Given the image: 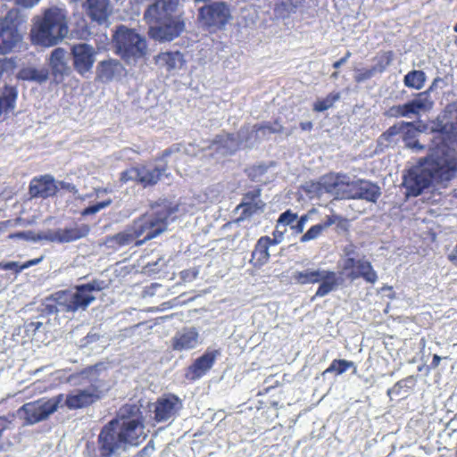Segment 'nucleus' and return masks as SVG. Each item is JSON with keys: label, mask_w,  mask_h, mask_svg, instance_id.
Wrapping results in <instances>:
<instances>
[{"label": "nucleus", "mask_w": 457, "mask_h": 457, "mask_svg": "<svg viewBox=\"0 0 457 457\" xmlns=\"http://www.w3.org/2000/svg\"><path fill=\"white\" fill-rule=\"evenodd\" d=\"M182 408L181 400L174 395H167L154 403V419L158 422L173 420Z\"/></svg>", "instance_id": "nucleus-18"}, {"label": "nucleus", "mask_w": 457, "mask_h": 457, "mask_svg": "<svg viewBox=\"0 0 457 457\" xmlns=\"http://www.w3.org/2000/svg\"><path fill=\"white\" fill-rule=\"evenodd\" d=\"M179 146L173 145L170 148L165 150L162 154V159L164 160L166 157H168L172 153L179 152Z\"/></svg>", "instance_id": "nucleus-62"}, {"label": "nucleus", "mask_w": 457, "mask_h": 457, "mask_svg": "<svg viewBox=\"0 0 457 457\" xmlns=\"http://www.w3.org/2000/svg\"><path fill=\"white\" fill-rule=\"evenodd\" d=\"M12 420L5 416L0 417V436L2 437L4 431L10 428Z\"/></svg>", "instance_id": "nucleus-53"}, {"label": "nucleus", "mask_w": 457, "mask_h": 457, "mask_svg": "<svg viewBox=\"0 0 457 457\" xmlns=\"http://www.w3.org/2000/svg\"><path fill=\"white\" fill-rule=\"evenodd\" d=\"M64 395L60 394L50 399H39L27 403L18 410V416L24 420L25 424H36L55 412L62 405Z\"/></svg>", "instance_id": "nucleus-12"}, {"label": "nucleus", "mask_w": 457, "mask_h": 457, "mask_svg": "<svg viewBox=\"0 0 457 457\" xmlns=\"http://www.w3.org/2000/svg\"><path fill=\"white\" fill-rule=\"evenodd\" d=\"M264 206V204L262 201H259L256 203H241L237 207V210L240 212V218L241 220L246 219L258 211L262 210Z\"/></svg>", "instance_id": "nucleus-35"}, {"label": "nucleus", "mask_w": 457, "mask_h": 457, "mask_svg": "<svg viewBox=\"0 0 457 457\" xmlns=\"http://www.w3.org/2000/svg\"><path fill=\"white\" fill-rule=\"evenodd\" d=\"M120 180L123 182H128L130 180H135L140 183V172L139 167L129 169L121 173Z\"/></svg>", "instance_id": "nucleus-44"}, {"label": "nucleus", "mask_w": 457, "mask_h": 457, "mask_svg": "<svg viewBox=\"0 0 457 457\" xmlns=\"http://www.w3.org/2000/svg\"><path fill=\"white\" fill-rule=\"evenodd\" d=\"M238 143L237 139L229 135L219 136L210 145V150L215 152L216 155L230 154L237 150Z\"/></svg>", "instance_id": "nucleus-28"}, {"label": "nucleus", "mask_w": 457, "mask_h": 457, "mask_svg": "<svg viewBox=\"0 0 457 457\" xmlns=\"http://www.w3.org/2000/svg\"><path fill=\"white\" fill-rule=\"evenodd\" d=\"M145 12L144 18L149 25L170 20L179 0H153Z\"/></svg>", "instance_id": "nucleus-17"}, {"label": "nucleus", "mask_w": 457, "mask_h": 457, "mask_svg": "<svg viewBox=\"0 0 457 457\" xmlns=\"http://www.w3.org/2000/svg\"><path fill=\"white\" fill-rule=\"evenodd\" d=\"M339 99V94H329L323 99H318L313 105L316 112H324L333 106L334 103Z\"/></svg>", "instance_id": "nucleus-38"}, {"label": "nucleus", "mask_w": 457, "mask_h": 457, "mask_svg": "<svg viewBox=\"0 0 457 457\" xmlns=\"http://www.w3.org/2000/svg\"><path fill=\"white\" fill-rule=\"evenodd\" d=\"M100 367L101 365L89 367L70 378L71 382L79 379V383L89 385L84 389H75L64 395V400L60 408L66 406L70 410H76L87 407L100 399L110 389V384L106 383L98 372Z\"/></svg>", "instance_id": "nucleus-7"}, {"label": "nucleus", "mask_w": 457, "mask_h": 457, "mask_svg": "<svg viewBox=\"0 0 457 457\" xmlns=\"http://www.w3.org/2000/svg\"><path fill=\"white\" fill-rule=\"evenodd\" d=\"M448 259L457 264V243L456 245L453 247V251L449 253Z\"/></svg>", "instance_id": "nucleus-63"}, {"label": "nucleus", "mask_w": 457, "mask_h": 457, "mask_svg": "<svg viewBox=\"0 0 457 457\" xmlns=\"http://www.w3.org/2000/svg\"><path fill=\"white\" fill-rule=\"evenodd\" d=\"M199 345V333L195 328H184L172 337V348L175 351H188Z\"/></svg>", "instance_id": "nucleus-21"}, {"label": "nucleus", "mask_w": 457, "mask_h": 457, "mask_svg": "<svg viewBox=\"0 0 457 457\" xmlns=\"http://www.w3.org/2000/svg\"><path fill=\"white\" fill-rule=\"evenodd\" d=\"M96 49L86 43L74 45L71 48L73 66L78 73L85 76L89 72L96 62Z\"/></svg>", "instance_id": "nucleus-16"}, {"label": "nucleus", "mask_w": 457, "mask_h": 457, "mask_svg": "<svg viewBox=\"0 0 457 457\" xmlns=\"http://www.w3.org/2000/svg\"><path fill=\"white\" fill-rule=\"evenodd\" d=\"M434 130L430 145L454 149L457 154V103L446 106L443 114L438 117Z\"/></svg>", "instance_id": "nucleus-10"}, {"label": "nucleus", "mask_w": 457, "mask_h": 457, "mask_svg": "<svg viewBox=\"0 0 457 457\" xmlns=\"http://www.w3.org/2000/svg\"><path fill=\"white\" fill-rule=\"evenodd\" d=\"M122 64L114 59L102 61L96 67L97 77L102 81H110L122 75Z\"/></svg>", "instance_id": "nucleus-25"}, {"label": "nucleus", "mask_w": 457, "mask_h": 457, "mask_svg": "<svg viewBox=\"0 0 457 457\" xmlns=\"http://www.w3.org/2000/svg\"><path fill=\"white\" fill-rule=\"evenodd\" d=\"M116 53L128 63L136 62L147 54L145 38L136 29L119 26L113 34Z\"/></svg>", "instance_id": "nucleus-8"}, {"label": "nucleus", "mask_w": 457, "mask_h": 457, "mask_svg": "<svg viewBox=\"0 0 457 457\" xmlns=\"http://www.w3.org/2000/svg\"><path fill=\"white\" fill-rule=\"evenodd\" d=\"M357 263L358 260L352 256V253L346 252V257H344L339 261L338 266L341 269V273L347 276V273L351 270H356Z\"/></svg>", "instance_id": "nucleus-39"}, {"label": "nucleus", "mask_w": 457, "mask_h": 457, "mask_svg": "<svg viewBox=\"0 0 457 457\" xmlns=\"http://www.w3.org/2000/svg\"><path fill=\"white\" fill-rule=\"evenodd\" d=\"M40 236H42V233L35 234L31 231H27V232H19V233L11 234L9 236V237L10 238H21V239L37 242L39 240H44V238L39 237Z\"/></svg>", "instance_id": "nucleus-45"}, {"label": "nucleus", "mask_w": 457, "mask_h": 457, "mask_svg": "<svg viewBox=\"0 0 457 457\" xmlns=\"http://www.w3.org/2000/svg\"><path fill=\"white\" fill-rule=\"evenodd\" d=\"M17 90L12 87H5L0 95V120H4L15 108Z\"/></svg>", "instance_id": "nucleus-29"}, {"label": "nucleus", "mask_w": 457, "mask_h": 457, "mask_svg": "<svg viewBox=\"0 0 457 457\" xmlns=\"http://www.w3.org/2000/svg\"><path fill=\"white\" fill-rule=\"evenodd\" d=\"M57 191L54 179L50 175L43 176L39 179H34L29 186V193L33 197H49Z\"/></svg>", "instance_id": "nucleus-23"}, {"label": "nucleus", "mask_w": 457, "mask_h": 457, "mask_svg": "<svg viewBox=\"0 0 457 457\" xmlns=\"http://www.w3.org/2000/svg\"><path fill=\"white\" fill-rule=\"evenodd\" d=\"M275 245L269 237H262L255 245L250 262L259 268L266 264L270 259L269 248Z\"/></svg>", "instance_id": "nucleus-26"}, {"label": "nucleus", "mask_w": 457, "mask_h": 457, "mask_svg": "<svg viewBox=\"0 0 457 457\" xmlns=\"http://www.w3.org/2000/svg\"><path fill=\"white\" fill-rule=\"evenodd\" d=\"M112 203V199L111 198H107V199H105L104 201H101V202L96 204H93V205H90V206L85 208L81 212V215L82 216H88V215L96 214L98 212H100L101 210L108 207Z\"/></svg>", "instance_id": "nucleus-41"}, {"label": "nucleus", "mask_w": 457, "mask_h": 457, "mask_svg": "<svg viewBox=\"0 0 457 457\" xmlns=\"http://www.w3.org/2000/svg\"><path fill=\"white\" fill-rule=\"evenodd\" d=\"M137 405H125L118 417L108 422L98 436V450L102 457H116L129 447L137 446L146 437Z\"/></svg>", "instance_id": "nucleus-2"}, {"label": "nucleus", "mask_w": 457, "mask_h": 457, "mask_svg": "<svg viewBox=\"0 0 457 457\" xmlns=\"http://www.w3.org/2000/svg\"><path fill=\"white\" fill-rule=\"evenodd\" d=\"M68 15L64 8L51 6L33 19L30 40L33 45L51 47L61 43L69 34Z\"/></svg>", "instance_id": "nucleus-5"}, {"label": "nucleus", "mask_w": 457, "mask_h": 457, "mask_svg": "<svg viewBox=\"0 0 457 457\" xmlns=\"http://www.w3.org/2000/svg\"><path fill=\"white\" fill-rule=\"evenodd\" d=\"M184 23L177 19H170L149 28V35L159 41H170L184 30Z\"/></svg>", "instance_id": "nucleus-19"}, {"label": "nucleus", "mask_w": 457, "mask_h": 457, "mask_svg": "<svg viewBox=\"0 0 457 457\" xmlns=\"http://www.w3.org/2000/svg\"><path fill=\"white\" fill-rule=\"evenodd\" d=\"M376 74L372 71V68H370V69L356 70L355 71V75H354V79H355L356 82L361 83V82H363V81H366V80L371 79Z\"/></svg>", "instance_id": "nucleus-47"}, {"label": "nucleus", "mask_w": 457, "mask_h": 457, "mask_svg": "<svg viewBox=\"0 0 457 457\" xmlns=\"http://www.w3.org/2000/svg\"><path fill=\"white\" fill-rule=\"evenodd\" d=\"M89 231L88 225L74 223L68 227L44 231L39 237L52 243L67 244L87 237Z\"/></svg>", "instance_id": "nucleus-14"}, {"label": "nucleus", "mask_w": 457, "mask_h": 457, "mask_svg": "<svg viewBox=\"0 0 457 457\" xmlns=\"http://www.w3.org/2000/svg\"><path fill=\"white\" fill-rule=\"evenodd\" d=\"M159 66L165 67L168 71L179 69L183 64V56L179 52L161 53L156 57Z\"/></svg>", "instance_id": "nucleus-32"}, {"label": "nucleus", "mask_w": 457, "mask_h": 457, "mask_svg": "<svg viewBox=\"0 0 457 457\" xmlns=\"http://www.w3.org/2000/svg\"><path fill=\"white\" fill-rule=\"evenodd\" d=\"M381 292H387V294L386 295V296H387L388 298L390 299H394L395 297V292L393 291V287H390V286H384L381 287L380 289Z\"/></svg>", "instance_id": "nucleus-61"}, {"label": "nucleus", "mask_w": 457, "mask_h": 457, "mask_svg": "<svg viewBox=\"0 0 457 457\" xmlns=\"http://www.w3.org/2000/svg\"><path fill=\"white\" fill-rule=\"evenodd\" d=\"M171 212L166 205H157L152 212L135 220L133 225L124 231L106 239L110 247L124 246L135 242L141 245L166 230Z\"/></svg>", "instance_id": "nucleus-4"}, {"label": "nucleus", "mask_w": 457, "mask_h": 457, "mask_svg": "<svg viewBox=\"0 0 457 457\" xmlns=\"http://www.w3.org/2000/svg\"><path fill=\"white\" fill-rule=\"evenodd\" d=\"M308 220V215H303L299 219L297 218L296 221L295 222V226L293 227V230L297 234L302 233Z\"/></svg>", "instance_id": "nucleus-49"}, {"label": "nucleus", "mask_w": 457, "mask_h": 457, "mask_svg": "<svg viewBox=\"0 0 457 457\" xmlns=\"http://www.w3.org/2000/svg\"><path fill=\"white\" fill-rule=\"evenodd\" d=\"M281 131H282V126L278 122H275L273 125H270V124L262 125L258 129H256V130H254L256 137H264L268 134L279 133Z\"/></svg>", "instance_id": "nucleus-40"}, {"label": "nucleus", "mask_w": 457, "mask_h": 457, "mask_svg": "<svg viewBox=\"0 0 457 457\" xmlns=\"http://www.w3.org/2000/svg\"><path fill=\"white\" fill-rule=\"evenodd\" d=\"M439 79H434L428 90L420 93L415 98L403 105H397L391 108L392 115L410 117L411 114L418 115L432 109L433 101L430 98L429 92L433 90Z\"/></svg>", "instance_id": "nucleus-15"}, {"label": "nucleus", "mask_w": 457, "mask_h": 457, "mask_svg": "<svg viewBox=\"0 0 457 457\" xmlns=\"http://www.w3.org/2000/svg\"><path fill=\"white\" fill-rule=\"evenodd\" d=\"M67 52L62 47L55 48L50 54L49 66L54 79L61 81L71 73L67 62Z\"/></svg>", "instance_id": "nucleus-22"}, {"label": "nucleus", "mask_w": 457, "mask_h": 457, "mask_svg": "<svg viewBox=\"0 0 457 457\" xmlns=\"http://www.w3.org/2000/svg\"><path fill=\"white\" fill-rule=\"evenodd\" d=\"M440 361H441V357L437 354H434L432 362H431V366L433 368H436L439 365Z\"/></svg>", "instance_id": "nucleus-64"}, {"label": "nucleus", "mask_w": 457, "mask_h": 457, "mask_svg": "<svg viewBox=\"0 0 457 457\" xmlns=\"http://www.w3.org/2000/svg\"><path fill=\"white\" fill-rule=\"evenodd\" d=\"M322 227H320L319 224H316L312 227H311L306 233H304L300 241L304 243L311 240H314L318 238L323 232Z\"/></svg>", "instance_id": "nucleus-42"}, {"label": "nucleus", "mask_w": 457, "mask_h": 457, "mask_svg": "<svg viewBox=\"0 0 457 457\" xmlns=\"http://www.w3.org/2000/svg\"><path fill=\"white\" fill-rule=\"evenodd\" d=\"M278 220H280L281 224L283 223L285 227L289 226L293 229L297 220V214L291 210H287L279 215Z\"/></svg>", "instance_id": "nucleus-43"}, {"label": "nucleus", "mask_w": 457, "mask_h": 457, "mask_svg": "<svg viewBox=\"0 0 457 457\" xmlns=\"http://www.w3.org/2000/svg\"><path fill=\"white\" fill-rule=\"evenodd\" d=\"M218 355H220L218 350L206 351L189 367L187 378L191 380L202 378L213 366Z\"/></svg>", "instance_id": "nucleus-20"}, {"label": "nucleus", "mask_w": 457, "mask_h": 457, "mask_svg": "<svg viewBox=\"0 0 457 457\" xmlns=\"http://www.w3.org/2000/svg\"><path fill=\"white\" fill-rule=\"evenodd\" d=\"M351 55H352L351 52L347 51L344 57H342L340 60L334 62L333 67L335 69H338L339 67H341L343 64H345L347 62V60L350 58Z\"/></svg>", "instance_id": "nucleus-59"}, {"label": "nucleus", "mask_w": 457, "mask_h": 457, "mask_svg": "<svg viewBox=\"0 0 457 457\" xmlns=\"http://www.w3.org/2000/svg\"><path fill=\"white\" fill-rule=\"evenodd\" d=\"M403 130V123L399 126H393L388 129L386 132L381 135L379 137V144L385 145L386 146H388L392 144H395L396 142V139L395 138L396 136L402 134Z\"/></svg>", "instance_id": "nucleus-37"}, {"label": "nucleus", "mask_w": 457, "mask_h": 457, "mask_svg": "<svg viewBox=\"0 0 457 457\" xmlns=\"http://www.w3.org/2000/svg\"><path fill=\"white\" fill-rule=\"evenodd\" d=\"M26 18L18 9L10 10L0 22V54L11 52L21 43L22 33L20 27Z\"/></svg>", "instance_id": "nucleus-11"}, {"label": "nucleus", "mask_w": 457, "mask_h": 457, "mask_svg": "<svg viewBox=\"0 0 457 457\" xmlns=\"http://www.w3.org/2000/svg\"><path fill=\"white\" fill-rule=\"evenodd\" d=\"M18 78L22 80L43 83L48 79V71L45 68L37 69L33 66H27L20 70Z\"/></svg>", "instance_id": "nucleus-33"}, {"label": "nucleus", "mask_w": 457, "mask_h": 457, "mask_svg": "<svg viewBox=\"0 0 457 457\" xmlns=\"http://www.w3.org/2000/svg\"><path fill=\"white\" fill-rule=\"evenodd\" d=\"M40 0H14V2L23 7L31 8L36 5Z\"/></svg>", "instance_id": "nucleus-57"}, {"label": "nucleus", "mask_w": 457, "mask_h": 457, "mask_svg": "<svg viewBox=\"0 0 457 457\" xmlns=\"http://www.w3.org/2000/svg\"><path fill=\"white\" fill-rule=\"evenodd\" d=\"M87 12L93 21L104 24L107 21L112 8L109 0H87Z\"/></svg>", "instance_id": "nucleus-24"}, {"label": "nucleus", "mask_w": 457, "mask_h": 457, "mask_svg": "<svg viewBox=\"0 0 457 457\" xmlns=\"http://www.w3.org/2000/svg\"><path fill=\"white\" fill-rule=\"evenodd\" d=\"M335 225L338 231H346L349 228V220L337 214Z\"/></svg>", "instance_id": "nucleus-50"}, {"label": "nucleus", "mask_w": 457, "mask_h": 457, "mask_svg": "<svg viewBox=\"0 0 457 457\" xmlns=\"http://www.w3.org/2000/svg\"><path fill=\"white\" fill-rule=\"evenodd\" d=\"M232 19L230 5L225 2H215L199 9L198 21L202 26L217 30L223 29Z\"/></svg>", "instance_id": "nucleus-13"}, {"label": "nucleus", "mask_w": 457, "mask_h": 457, "mask_svg": "<svg viewBox=\"0 0 457 457\" xmlns=\"http://www.w3.org/2000/svg\"><path fill=\"white\" fill-rule=\"evenodd\" d=\"M403 141L406 147L413 150L414 152H420L425 149V145H421L416 137L420 130L416 129L412 123L403 122Z\"/></svg>", "instance_id": "nucleus-31"}, {"label": "nucleus", "mask_w": 457, "mask_h": 457, "mask_svg": "<svg viewBox=\"0 0 457 457\" xmlns=\"http://www.w3.org/2000/svg\"><path fill=\"white\" fill-rule=\"evenodd\" d=\"M140 183L145 187L156 184L165 174V169L161 166L146 165L139 167Z\"/></svg>", "instance_id": "nucleus-30"}, {"label": "nucleus", "mask_w": 457, "mask_h": 457, "mask_svg": "<svg viewBox=\"0 0 457 457\" xmlns=\"http://www.w3.org/2000/svg\"><path fill=\"white\" fill-rule=\"evenodd\" d=\"M103 289L104 282L94 280L70 290L59 291L46 299L45 309L48 313L85 311L96 300V294Z\"/></svg>", "instance_id": "nucleus-6"}, {"label": "nucleus", "mask_w": 457, "mask_h": 457, "mask_svg": "<svg viewBox=\"0 0 457 457\" xmlns=\"http://www.w3.org/2000/svg\"><path fill=\"white\" fill-rule=\"evenodd\" d=\"M350 368H354V370H356V368L354 367V363L353 361L336 359L331 362V364L324 371V373H336L337 375H341Z\"/></svg>", "instance_id": "nucleus-36"}, {"label": "nucleus", "mask_w": 457, "mask_h": 457, "mask_svg": "<svg viewBox=\"0 0 457 457\" xmlns=\"http://www.w3.org/2000/svg\"><path fill=\"white\" fill-rule=\"evenodd\" d=\"M259 201H262L260 199V191L256 190V191L250 192V193L246 194L244 196V199H243L242 203H251L252 204V203H256V202H259Z\"/></svg>", "instance_id": "nucleus-52"}, {"label": "nucleus", "mask_w": 457, "mask_h": 457, "mask_svg": "<svg viewBox=\"0 0 457 457\" xmlns=\"http://www.w3.org/2000/svg\"><path fill=\"white\" fill-rule=\"evenodd\" d=\"M19 263L16 262H0V270H19Z\"/></svg>", "instance_id": "nucleus-54"}, {"label": "nucleus", "mask_w": 457, "mask_h": 457, "mask_svg": "<svg viewBox=\"0 0 457 457\" xmlns=\"http://www.w3.org/2000/svg\"><path fill=\"white\" fill-rule=\"evenodd\" d=\"M347 278L352 281L362 278L366 282L374 284L378 280V274L369 261L358 259L356 270L347 273Z\"/></svg>", "instance_id": "nucleus-27"}, {"label": "nucleus", "mask_w": 457, "mask_h": 457, "mask_svg": "<svg viewBox=\"0 0 457 457\" xmlns=\"http://www.w3.org/2000/svg\"><path fill=\"white\" fill-rule=\"evenodd\" d=\"M282 4L286 6H290L289 11H292L302 4V0H282Z\"/></svg>", "instance_id": "nucleus-60"}, {"label": "nucleus", "mask_w": 457, "mask_h": 457, "mask_svg": "<svg viewBox=\"0 0 457 457\" xmlns=\"http://www.w3.org/2000/svg\"><path fill=\"white\" fill-rule=\"evenodd\" d=\"M41 260H42V258L33 259V260H30V261L25 262L22 265H20L19 270H17V272H20V271H21L24 269H27V268H29L30 266H33V265H36V264L39 263L41 262Z\"/></svg>", "instance_id": "nucleus-58"}, {"label": "nucleus", "mask_w": 457, "mask_h": 457, "mask_svg": "<svg viewBox=\"0 0 457 457\" xmlns=\"http://www.w3.org/2000/svg\"><path fill=\"white\" fill-rule=\"evenodd\" d=\"M336 217L337 214H332L330 216H328L325 220H323L321 223H319L320 227H322V229L325 230L328 228H329L332 225H335L336 222Z\"/></svg>", "instance_id": "nucleus-55"}, {"label": "nucleus", "mask_w": 457, "mask_h": 457, "mask_svg": "<svg viewBox=\"0 0 457 457\" xmlns=\"http://www.w3.org/2000/svg\"><path fill=\"white\" fill-rule=\"evenodd\" d=\"M457 173L456 151L429 145V154L411 167L403 176L406 195L418 196L426 189L446 188Z\"/></svg>", "instance_id": "nucleus-1"}, {"label": "nucleus", "mask_w": 457, "mask_h": 457, "mask_svg": "<svg viewBox=\"0 0 457 457\" xmlns=\"http://www.w3.org/2000/svg\"><path fill=\"white\" fill-rule=\"evenodd\" d=\"M389 57H381L378 60V62L373 67H371L372 71L375 72V74L382 73L389 65Z\"/></svg>", "instance_id": "nucleus-48"}, {"label": "nucleus", "mask_w": 457, "mask_h": 457, "mask_svg": "<svg viewBox=\"0 0 457 457\" xmlns=\"http://www.w3.org/2000/svg\"><path fill=\"white\" fill-rule=\"evenodd\" d=\"M292 279L295 284H319L312 299L324 297L337 290L344 279L337 272L325 269H306L295 270L292 274Z\"/></svg>", "instance_id": "nucleus-9"}, {"label": "nucleus", "mask_w": 457, "mask_h": 457, "mask_svg": "<svg viewBox=\"0 0 457 457\" xmlns=\"http://www.w3.org/2000/svg\"><path fill=\"white\" fill-rule=\"evenodd\" d=\"M154 451V446L152 441H150L134 457H151Z\"/></svg>", "instance_id": "nucleus-51"}, {"label": "nucleus", "mask_w": 457, "mask_h": 457, "mask_svg": "<svg viewBox=\"0 0 457 457\" xmlns=\"http://www.w3.org/2000/svg\"><path fill=\"white\" fill-rule=\"evenodd\" d=\"M426 79L424 71L414 70L404 76L403 82L407 87L421 89L424 87Z\"/></svg>", "instance_id": "nucleus-34"}, {"label": "nucleus", "mask_w": 457, "mask_h": 457, "mask_svg": "<svg viewBox=\"0 0 457 457\" xmlns=\"http://www.w3.org/2000/svg\"><path fill=\"white\" fill-rule=\"evenodd\" d=\"M287 227L284 226V224L280 222V220L278 219L275 230L273 232L274 238L271 239L273 244H279L283 238L284 235L287 232Z\"/></svg>", "instance_id": "nucleus-46"}, {"label": "nucleus", "mask_w": 457, "mask_h": 457, "mask_svg": "<svg viewBox=\"0 0 457 457\" xmlns=\"http://www.w3.org/2000/svg\"><path fill=\"white\" fill-rule=\"evenodd\" d=\"M309 192L320 197L324 195L335 199H363L375 203L381 195L378 186L367 180H353L345 174H328L309 186Z\"/></svg>", "instance_id": "nucleus-3"}, {"label": "nucleus", "mask_w": 457, "mask_h": 457, "mask_svg": "<svg viewBox=\"0 0 457 457\" xmlns=\"http://www.w3.org/2000/svg\"><path fill=\"white\" fill-rule=\"evenodd\" d=\"M107 192H108V190L106 188H96V189H95V192L93 194L87 195L84 196H79V198L81 200H86L87 197H91L93 195H95L96 198H100Z\"/></svg>", "instance_id": "nucleus-56"}]
</instances>
